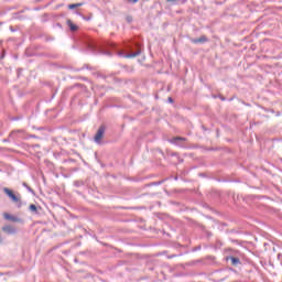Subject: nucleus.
Wrapping results in <instances>:
<instances>
[{
    "instance_id": "nucleus-1",
    "label": "nucleus",
    "mask_w": 282,
    "mask_h": 282,
    "mask_svg": "<svg viewBox=\"0 0 282 282\" xmlns=\"http://www.w3.org/2000/svg\"><path fill=\"white\" fill-rule=\"evenodd\" d=\"M135 51H133V46L128 45L126 47L127 52L129 53H124V51H118L117 55L121 56L122 58H135V56H140L141 54V50H140V45L139 44H134Z\"/></svg>"
},
{
    "instance_id": "nucleus-2",
    "label": "nucleus",
    "mask_w": 282,
    "mask_h": 282,
    "mask_svg": "<svg viewBox=\"0 0 282 282\" xmlns=\"http://www.w3.org/2000/svg\"><path fill=\"white\" fill-rule=\"evenodd\" d=\"M89 50L93 52V54H104V56H111V53L107 50H105L102 46H98V44L90 42L88 44Z\"/></svg>"
},
{
    "instance_id": "nucleus-3",
    "label": "nucleus",
    "mask_w": 282,
    "mask_h": 282,
    "mask_svg": "<svg viewBox=\"0 0 282 282\" xmlns=\"http://www.w3.org/2000/svg\"><path fill=\"white\" fill-rule=\"evenodd\" d=\"M106 129L107 128L105 126H100L99 129L97 130L94 137V141L96 142V144H100V142L102 141V138H105Z\"/></svg>"
},
{
    "instance_id": "nucleus-4",
    "label": "nucleus",
    "mask_w": 282,
    "mask_h": 282,
    "mask_svg": "<svg viewBox=\"0 0 282 282\" xmlns=\"http://www.w3.org/2000/svg\"><path fill=\"white\" fill-rule=\"evenodd\" d=\"M3 192L6 193V195H8V197H10V199H12V202L14 203L19 202V198L17 197V195H14V192H12L10 188L4 187Z\"/></svg>"
},
{
    "instance_id": "nucleus-5",
    "label": "nucleus",
    "mask_w": 282,
    "mask_h": 282,
    "mask_svg": "<svg viewBox=\"0 0 282 282\" xmlns=\"http://www.w3.org/2000/svg\"><path fill=\"white\" fill-rule=\"evenodd\" d=\"M172 144H176L177 147H182V142H186V138L182 137H175L172 140H170Z\"/></svg>"
},
{
    "instance_id": "nucleus-6",
    "label": "nucleus",
    "mask_w": 282,
    "mask_h": 282,
    "mask_svg": "<svg viewBox=\"0 0 282 282\" xmlns=\"http://www.w3.org/2000/svg\"><path fill=\"white\" fill-rule=\"evenodd\" d=\"M2 231L6 232L7 235H14L17 232V229L11 225H7L2 227Z\"/></svg>"
},
{
    "instance_id": "nucleus-7",
    "label": "nucleus",
    "mask_w": 282,
    "mask_h": 282,
    "mask_svg": "<svg viewBox=\"0 0 282 282\" xmlns=\"http://www.w3.org/2000/svg\"><path fill=\"white\" fill-rule=\"evenodd\" d=\"M3 217H4V219H8V221H13V223L21 221V219L19 217L12 216V215H10L8 213H4Z\"/></svg>"
},
{
    "instance_id": "nucleus-8",
    "label": "nucleus",
    "mask_w": 282,
    "mask_h": 282,
    "mask_svg": "<svg viewBox=\"0 0 282 282\" xmlns=\"http://www.w3.org/2000/svg\"><path fill=\"white\" fill-rule=\"evenodd\" d=\"M192 43H194L195 45H197V43H208V37H206V35H203L198 39H193Z\"/></svg>"
},
{
    "instance_id": "nucleus-9",
    "label": "nucleus",
    "mask_w": 282,
    "mask_h": 282,
    "mask_svg": "<svg viewBox=\"0 0 282 282\" xmlns=\"http://www.w3.org/2000/svg\"><path fill=\"white\" fill-rule=\"evenodd\" d=\"M83 6H85V2L68 4V10H75V8H80Z\"/></svg>"
},
{
    "instance_id": "nucleus-10",
    "label": "nucleus",
    "mask_w": 282,
    "mask_h": 282,
    "mask_svg": "<svg viewBox=\"0 0 282 282\" xmlns=\"http://www.w3.org/2000/svg\"><path fill=\"white\" fill-rule=\"evenodd\" d=\"M67 25L69 26L70 32H76V30H78V25L73 24L72 20H67Z\"/></svg>"
},
{
    "instance_id": "nucleus-11",
    "label": "nucleus",
    "mask_w": 282,
    "mask_h": 282,
    "mask_svg": "<svg viewBox=\"0 0 282 282\" xmlns=\"http://www.w3.org/2000/svg\"><path fill=\"white\" fill-rule=\"evenodd\" d=\"M29 210H31V213H39V209L36 208V205H34V204H31L29 206Z\"/></svg>"
},
{
    "instance_id": "nucleus-12",
    "label": "nucleus",
    "mask_w": 282,
    "mask_h": 282,
    "mask_svg": "<svg viewBox=\"0 0 282 282\" xmlns=\"http://www.w3.org/2000/svg\"><path fill=\"white\" fill-rule=\"evenodd\" d=\"M230 259H231L232 265H239L240 263L239 258L231 257Z\"/></svg>"
},
{
    "instance_id": "nucleus-13",
    "label": "nucleus",
    "mask_w": 282,
    "mask_h": 282,
    "mask_svg": "<svg viewBox=\"0 0 282 282\" xmlns=\"http://www.w3.org/2000/svg\"><path fill=\"white\" fill-rule=\"evenodd\" d=\"M164 183V181H160V182H154V183H152V185L153 186H160V184H163Z\"/></svg>"
},
{
    "instance_id": "nucleus-14",
    "label": "nucleus",
    "mask_w": 282,
    "mask_h": 282,
    "mask_svg": "<svg viewBox=\"0 0 282 282\" xmlns=\"http://www.w3.org/2000/svg\"><path fill=\"white\" fill-rule=\"evenodd\" d=\"M26 189L29 191V193L34 194V189H32V187H30V185H29V187H26Z\"/></svg>"
},
{
    "instance_id": "nucleus-15",
    "label": "nucleus",
    "mask_w": 282,
    "mask_h": 282,
    "mask_svg": "<svg viewBox=\"0 0 282 282\" xmlns=\"http://www.w3.org/2000/svg\"><path fill=\"white\" fill-rule=\"evenodd\" d=\"M127 21H128V23H131V21H133V18L128 17V18H127Z\"/></svg>"
},
{
    "instance_id": "nucleus-16",
    "label": "nucleus",
    "mask_w": 282,
    "mask_h": 282,
    "mask_svg": "<svg viewBox=\"0 0 282 282\" xmlns=\"http://www.w3.org/2000/svg\"><path fill=\"white\" fill-rule=\"evenodd\" d=\"M109 46H110L112 50H116V44L111 43V44H109Z\"/></svg>"
},
{
    "instance_id": "nucleus-17",
    "label": "nucleus",
    "mask_w": 282,
    "mask_h": 282,
    "mask_svg": "<svg viewBox=\"0 0 282 282\" xmlns=\"http://www.w3.org/2000/svg\"><path fill=\"white\" fill-rule=\"evenodd\" d=\"M22 185L24 186V188L29 187L28 183H22Z\"/></svg>"
},
{
    "instance_id": "nucleus-18",
    "label": "nucleus",
    "mask_w": 282,
    "mask_h": 282,
    "mask_svg": "<svg viewBox=\"0 0 282 282\" xmlns=\"http://www.w3.org/2000/svg\"><path fill=\"white\" fill-rule=\"evenodd\" d=\"M173 1H177V0H167V3H173Z\"/></svg>"
},
{
    "instance_id": "nucleus-19",
    "label": "nucleus",
    "mask_w": 282,
    "mask_h": 282,
    "mask_svg": "<svg viewBox=\"0 0 282 282\" xmlns=\"http://www.w3.org/2000/svg\"><path fill=\"white\" fill-rule=\"evenodd\" d=\"M167 100H169V102H173V99H172L171 97H169V99H167Z\"/></svg>"
},
{
    "instance_id": "nucleus-20",
    "label": "nucleus",
    "mask_w": 282,
    "mask_h": 282,
    "mask_svg": "<svg viewBox=\"0 0 282 282\" xmlns=\"http://www.w3.org/2000/svg\"><path fill=\"white\" fill-rule=\"evenodd\" d=\"M133 3H138V0H132Z\"/></svg>"
}]
</instances>
